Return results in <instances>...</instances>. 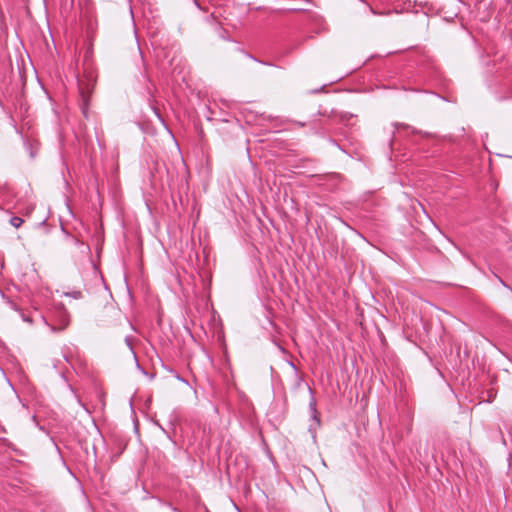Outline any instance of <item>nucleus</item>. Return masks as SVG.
Here are the masks:
<instances>
[{
  "label": "nucleus",
  "mask_w": 512,
  "mask_h": 512,
  "mask_svg": "<svg viewBox=\"0 0 512 512\" xmlns=\"http://www.w3.org/2000/svg\"><path fill=\"white\" fill-rule=\"evenodd\" d=\"M10 224L15 228H19L23 224V219L17 216L12 217L10 219Z\"/></svg>",
  "instance_id": "f257e3e1"
},
{
  "label": "nucleus",
  "mask_w": 512,
  "mask_h": 512,
  "mask_svg": "<svg viewBox=\"0 0 512 512\" xmlns=\"http://www.w3.org/2000/svg\"><path fill=\"white\" fill-rule=\"evenodd\" d=\"M81 94L83 96V99L85 100V95H84V91L81 89Z\"/></svg>",
  "instance_id": "f03ea898"
}]
</instances>
